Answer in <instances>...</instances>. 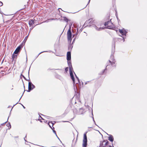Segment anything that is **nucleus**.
Wrapping results in <instances>:
<instances>
[{"mask_svg":"<svg viewBox=\"0 0 147 147\" xmlns=\"http://www.w3.org/2000/svg\"><path fill=\"white\" fill-rule=\"evenodd\" d=\"M76 142L74 141V140H73V142L71 145L72 147H74Z\"/></svg>","mask_w":147,"mask_h":147,"instance_id":"nucleus-18","label":"nucleus"},{"mask_svg":"<svg viewBox=\"0 0 147 147\" xmlns=\"http://www.w3.org/2000/svg\"><path fill=\"white\" fill-rule=\"evenodd\" d=\"M122 39H123V42H124L125 41L124 38V37H122Z\"/></svg>","mask_w":147,"mask_h":147,"instance_id":"nucleus-36","label":"nucleus"},{"mask_svg":"<svg viewBox=\"0 0 147 147\" xmlns=\"http://www.w3.org/2000/svg\"><path fill=\"white\" fill-rule=\"evenodd\" d=\"M8 119H9V118H8V119H7V120H8Z\"/></svg>","mask_w":147,"mask_h":147,"instance_id":"nucleus-56","label":"nucleus"},{"mask_svg":"<svg viewBox=\"0 0 147 147\" xmlns=\"http://www.w3.org/2000/svg\"><path fill=\"white\" fill-rule=\"evenodd\" d=\"M92 116H93V114L92 112Z\"/></svg>","mask_w":147,"mask_h":147,"instance_id":"nucleus-52","label":"nucleus"},{"mask_svg":"<svg viewBox=\"0 0 147 147\" xmlns=\"http://www.w3.org/2000/svg\"><path fill=\"white\" fill-rule=\"evenodd\" d=\"M8 119H9V118H8V119H7V120H8Z\"/></svg>","mask_w":147,"mask_h":147,"instance_id":"nucleus-58","label":"nucleus"},{"mask_svg":"<svg viewBox=\"0 0 147 147\" xmlns=\"http://www.w3.org/2000/svg\"><path fill=\"white\" fill-rule=\"evenodd\" d=\"M35 88L34 85L31 82H29L28 83V90H26L28 92H30L33 88Z\"/></svg>","mask_w":147,"mask_h":147,"instance_id":"nucleus-4","label":"nucleus"},{"mask_svg":"<svg viewBox=\"0 0 147 147\" xmlns=\"http://www.w3.org/2000/svg\"><path fill=\"white\" fill-rule=\"evenodd\" d=\"M27 57H26V61H27Z\"/></svg>","mask_w":147,"mask_h":147,"instance_id":"nucleus-53","label":"nucleus"},{"mask_svg":"<svg viewBox=\"0 0 147 147\" xmlns=\"http://www.w3.org/2000/svg\"><path fill=\"white\" fill-rule=\"evenodd\" d=\"M23 85H24V92L23 93L22 95L23 94H24V92L25 91V86H24V83H23Z\"/></svg>","mask_w":147,"mask_h":147,"instance_id":"nucleus-38","label":"nucleus"},{"mask_svg":"<svg viewBox=\"0 0 147 147\" xmlns=\"http://www.w3.org/2000/svg\"><path fill=\"white\" fill-rule=\"evenodd\" d=\"M67 35L68 40L69 41L71 42L72 40V34L71 30H70V28H69L68 30Z\"/></svg>","mask_w":147,"mask_h":147,"instance_id":"nucleus-5","label":"nucleus"},{"mask_svg":"<svg viewBox=\"0 0 147 147\" xmlns=\"http://www.w3.org/2000/svg\"><path fill=\"white\" fill-rule=\"evenodd\" d=\"M78 28L77 29V32L75 34L73 35V37H74L75 36H77L78 34Z\"/></svg>","mask_w":147,"mask_h":147,"instance_id":"nucleus-25","label":"nucleus"},{"mask_svg":"<svg viewBox=\"0 0 147 147\" xmlns=\"http://www.w3.org/2000/svg\"><path fill=\"white\" fill-rule=\"evenodd\" d=\"M109 136L108 137L109 138L108 140L111 142H113L114 140V138H113V136L111 135H109L107 134Z\"/></svg>","mask_w":147,"mask_h":147,"instance_id":"nucleus-10","label":"nucleus"},{"mask_svg":"<svg viewBox=\"0 0 147 147\" xmlns=\"http://www.w3.org/2000/svg\"><path fill=\"white\" fill-rule=\"evenodd\" d=\"M80 32H81L82 31V30H80Z\"/></svg>","mask_w":147,"mask_h":147,"instance_id":"nucleus-50","label":"nucleus"},{"mask_svg":"<svg viewBox=\"0 0 147 147\" xmlns=\"http://www.w3.org/2000/svg\"><path fill=\"white\" fill-rule=\"evenodd\" d=\"M93 26L94 28L97 31H100L101 30L103 29V28L102 27L98 28L95 25H94Z\"/></svg>","mask_w":147,"mask_h":147,"instance_id":"nucleus-14","label":"nucleus"},{"mask_svg":"<svg viewBox=\"0 0 147 147\" xmlns=\"http://www.w3.org/2000/svg\"><path fill=\"white\" fill-rule=\"evenodd\" d=\"M65 71L66 72H67L68 71V68L67 67L65 68Z\"/></svg>","mask_w":147,"mask_h":147,"instance_id":"nucleus-30","label":"nucleus"},{"mask_svg":"<svg viewBox=\"0 0 147 147\" xmlns=\"http://www.w3.org/2000/svg\"><path fill=\"white\" fill-rule=\"evenodd\" d=\"M112 145H113V144H112ZM112 146L113 147H114V146H113V145H112Z\"/></svg>","mask_w":147,"mask_h":147,"instance_id":"nucleus-54","label":"nucleus"},{"mask_svg":"<svg viewBox=\"0 0 147 147\" xmlns=\"http://www.w3.org/2000/svg\"><path fill=\"white\" fill-rule=\"evenodd\" d=\"M69 71L70 72V73L71 72H73L74 71H73V68L72 67V66L69 67Z\"/></svg>","mask_w":147,"mask_h":147,"instance_id":"nucleus-17","label":"nucleus"},{"mask_svg":"<svg viewBox=\"0 0 147 147\" xmlns=\"http://www.w3.org/2000/svg\"><path fill=\"white\" fill-rule=\"evenodd\" d=\"M105 140L106 142L105 143V145L106 146L109 144V142L107 140Z\"/></svg>","mask_w":147,"mask_h":147,"instance_id":"nucleus-27","label":"nucleus"},{"mask_svg":"<svg viewBox=\"0 0 147 147\" xmlns=\"http://www.w3.org/2000/svg\"><path fill=\"white\" fill-rule=\"evenodd\" d=\"M26 136H27V135H26V136H25V137L24 138V140L25 141V142L26 141V139H25V138L26 137Z\"/></svg>","mask_w":147,"mask_h":147,"instance_id":"nucleus-39","label":"nucleus"},{"mask_svg":"<svg viewBox=\"0 0 147 147\" xmlns=\"http://www.w3.org/2000/svg\"><path fill=\"white\" fill-rule=\"evenodd\" d=\"M64 19L63 20L65 21L67 23V24H66V26L68 24V21H70V20H68L66 17H63Z\"/></svg>","mask_w":147,"mask_h":147,"instance_id":"nucleus-15","label":"nucleus"},{"mask_svg":"<svg viewBox=\"0 0 147 147\" xmlns=\"http://www.w3.org/2000/svg\"><path fill=\"white\" fill-rule=\"evenodd\" d=\"M92 119H93V121H94V123L96 125H97L96 124L95 122V121H94V118L93 117H92Z\"/></svg>","mask_w":147,"mask_h":147,"instance_id":"nucleus-32","label":"nucleus"},{"mask_svg":"<svg viewBox=\"0 0 147 147\" xmlns=\"http://www.w3.org/2000/svg\"><path fill=\"white\" fill-rule=\"evenodd\" d=\"M8 119H9V118H8V119H7V120H8Z\"/></svg>","mask_w":147,"mask_h":147,"instance_id":"nucleus-57","label":"nucleus"},{"mask_svg":"<svg viewBox=\"0 0 147 147\" xmlns=\"http://www.w3.org/2000/svg\"><path fill=\"white\" fill-rule=\"evenodd\" d=\"M50 123H51L52 124V126L53 127V126L54 125V123H53L52 121H51V122H50Z\"/></svg>","mask_w":147,"mask_h":147,"instance_id":"nucleus-34","label":"nucleus"},{"mask_svg":"<svg viewBox=\"0 0 147 147\" xmlns=\"http://www.w3.org/2000/svg\"><path fill=\"white\" fill-rule=\"evenodd\" d=\"M34 27H32V28H30L29 33L30 32H31V30L33 29V28H34Z\"/></svg>","mask_w":147,"mask_h":147,"instance_id":"nucleus-33","label":"nucleus"},{"mask_svg":"<svg viewBox=\"0 0 147 147\" xmlns=\"http://www.w3.org/2000/svg\"><path fill=\"white\" fill-rule=\"evenodd\" d=\"M38 120L39 121H40V122H42V121H41V119H38Z\"/></svg>","mask_w":147,"mask_h":147,"instance_id":"nucleus-42","label":"nucleus"},{"mask_svg":"<svg viewBox=\"0 0 147 147\" xmlns=\"http://www.w3.org/2000/svg\"><path fill=\"white\" fill-rule=\"evenodd\" d=\"M87 139L86 136V132L84 134L83 140L82 147H87Z\"/></svg>","mask_w":147,"mask_h":147,"instance_id":"nucleus-2","label":"nucleus"},{"mask_svg":"<svg viewBox=\"0 0 147 147\" xmlns=\"http://www.w3.org/2000/svg\"><path fill=\"white\" fill-rule=\"evenodd\" d=\"M22 48V46L20 45L16 49L14 52V54H17L20 52L21 49Z\"/></svg>","mask_w":147,"mask_h":147,"instance_id":"nucleus-7","label":"nucleus"},{"mask_svg":"<svg viewBox=\"0 0 147 147\" xmlns=\"http://www.w3.org/2000/svg\"><path fill=\"white\" fill-rule=\"evenodd\" d=\"M111 24H112V23H111V20H110V21L105 22L104 25L105 26H107V28L112 29L114 27L113 26L110 25Z\"/></svg>","mask_w":147,"mask_h":147,"instance_id":"nucleus-3","label":"nucleus"},{"mask_svg":"<svg viewBox=\"0 0 147 147\" xmlns=\"http://www.w3.org/2000/svg\"><path fill=\"white\" fill-rule=\"evenodd\" d=\"M91 20H92L91 19H90L86 21V22L87 23H90L91 22Z\"/></svg>","mask_w":147,"mask_h":147,"instance_id":"nucleus-28","label":"nucleus"},{"mask_svg":"<svg viewBox=\"0 0 147 147\" xmlns=\"http://www.w3.org/2000/svg\"><path fill=\"white\" fill-rule=\"evenodd\" d=\"M75 76H76V78H77V80H78V82H79V79L78 78V77L77 76H76V74H75Z\"/></svg>","mask_w":147,"mask_h":147,"instance_id":"nucleus-31","label":"nucleus"},{"mask_svg":"<svg viewBox=\"0 0 147 147\" xmlns=\"http://www.w3.org/2000/svg\"><path fill=\"white\" fill-rule=\"evenodd\" d=\"M75 38H74V40H73V42H74V40H75Z\"/></svg>","mask_w":147,"mask_h":147,"instance_id":"nucleus-48","label":"nucleus"},{"mask_svg":"<svg viewBox=\"0 0 147 147\" xmlns=\"http://www.w3.org/2000/svg\"><path fill=\"white\" fill-rule=\"evenodd\" d=\"M16 137V138H18V136H17Z\"/></svg>","mask_w":147,"mask_h":147,"instance_id":"nucleus-47","label":"nucleus"},{"mask_svg":"<svg viewBox=\"0 0 147 147\" xmlns=\"http://www.w3.org/2000/svg\"><path fill=\"white\" fill-rule=\"evenodd\" d=\"M50 122H49V123H48V125L49 126V127L51 129H52V130H53V129H54V127H53V126L52 127H51V125H50L49 124V123H50Z\"/></svg>","mask_w":147,"mask_h":147,"instance_id":"nucleus-23","label":"nucleus"},{"mask_svg":"<svg viewBox=\"0 0 147 147\" xmlns=\"http://www.w3.org/2000/svg\"><path fill=\"white\" fill-rule=\"evenodd\" d=\"M53 131L54 132V133L55 134V135H56V136L57 137V138H58V139L59 140V138L58 137V136H57V135L56 132V131L54 130V129H53Z\"/></svg>","mask_w":147,"mask_h":147,"instance_id":"nucleus-24","label":"nucleus"},{"mask_svg":"<svg viewBox=\"0 0 147 147\" xmlns=\"http://www.w3.org/2000/svg\"><path fill=\"white\" fill-rule=\"evenodd\" d=\"M21 76H22L23 77V78L26 80H27V81H29L30 80V78H29V71H28V77H29V79L28 80H27L26 78L24 76H23V75H22V74H21Z\"/></svg>","mask_w":147,"mask_h":147,"instance_id":"nucleus-16","label":"nucleus"},{"mask_svg":"<svg viewBox=\"0 0 147 147\" xmlns=\"http://www.w3.org/2000/svg\"><path fill=\"white\" fill-rule=\"evenodd\" d=\"M13 107L12 108V109H11V110H12V109H13Z\"/></svg>","mask_w":147,"mask_h":147,"instance_id":"nucleus-55","label":"nucleus"},{"mask_svg":"<svg viewBox=\"0 0 147 147\" xmlns=\"http://www.w3.org/2000/svg\"><path fill=\"white\" fill-rule=\"evenodd\" d=\"M49 69V70H51V69Z\"/></svg>","mask_w":147,"mask_h":147,"instance_id":"nucleus-59","label":"nucleus"},{"mask_svg":"<svg viewBox=\"0 0 147 147\" xmlns=\"http://www.w3.org/2000/svg\"><path fill=\"white\" fill-rule=\"evenodd\" d=\"M70 75L71 76V79H72V80H73V83L74 84L75 83V79L74 77L73 74V72H71L70 73Z\"/></svg>","mask_w":147,"mask_h":147,"instance_id":"nucleus-11","label":"nucleus"},{"mask_svg":"<svg viewBox=\"0 0 147 147\" xmlns=\"http://www.w3.org/2000/svg\"><path fill=\"white\" fill-rule=\"evenodd\" d=\"M106 142L105 140H103L102 142L100 141L99 147H105L106 146L105 145V144L104 143Z\"/></svg>","mask_w":147,"mask_h":147,"instance_id":"nucleus-9","label":"nucleus"},{"mask_svg":"<svg viewBox=\"0 0 147 147\" xmlns=\"http://www.w3.org/2000/svg\"><path fill=\"white\" fill-rule=\"evenodd\" d=\"M90 0H89V1H88V4L87 5H86V7H85H85H86V6L88 5V4L89 3H90Z\"/></svg>","mask_w":147,"mask_h":147,"instance_id":"nucleus-41","label":"nucleus"},{"mask_svg":"<svg viewBox=\"0 0 147 147\" xmlns=\"http://www.w3.org/2000/svg\"><path fill=\"white\" fill-rule=\"evenodd\" d=\"M115 43L114 42L112 44V53L110 57L111 60H109V62L108 63V65L106 66V68L102 72L101 74H102L104 73V71L107 70V67L110 65V63L112 65H113V64L115 63V59L114 58V57L113 56V54L115 51Z\"/></svg>","mask_w":147,"mask_h":147,"instance_id":"nucleus-1","label":"nucleus"},{"mask_svg":"<svg viewBox=\"0 0 147 147\" xmlns=\"http://www.w3.org/2000/svg\"><path fill=\"white\" fill-rule=\"evenodd\" d=\"M6 122H7V121H6L4 123H3L1 124V125H4L5 123Z\"/></svg>","mask_w":147,"mask_h":147,"instance_id":"nucleus-40","label":"nucleus"},{"mask_svg":"<svg viewBox=\"0 0 147 147\" xmlns=\"http://www.w3.org/2000/svg\"><path fill=\"white\" fill-rule=\"evenodd\" d=\"M72 47H73L71 45H69L68 47L69 50L71 51V50Z\"/></svg>","mask_w":147,"mask_h":147,"instance_id":"nucleus-20","label":"nucleus"},{"mask_svg":"<svg viewBox=\"0 0 147 147\" xmlns=\"http://www.w3.org/2000/svg\"><path fill=\"white\" fill-rule=\"evenodd\" d=\"M3 4V3L1 2L0 1V6H2Z\"/></svg>","mask_w":147,"mask_h":147,"instance_id":"nucleus-35","label":"nucleus"},{"mask_svg":"<svg viewBox=\"0 0 147 147\" xmlns=\"http://www.w3.org/2000/svg\"><path fill=\"white\" fill-rule=\"evenodd\" d=\"M7 126L8 127H9V129H10L11 127V125L10 123H8L7 124Z\"/></svg>","mask_w":147,"mask_h":147,"instance_id":"nucleus-21","label":"nucleus"},{"mask_svg":"<svg viewBox=\"0 0 147 147\" xmlns=\"http://www.w3.org/2000/svg\"><path fill=\"white\" fill-rule=\"evenodd\" d=\"M38 114H39V118H41V119L42 120H44V119H43L40 115V114H41V115H43L41 114H40V113H38Z\"/></svg>","mask_w":147,"mask_h":147,"instance_id":"nucleus-26","label":"nucleus"},{"mask_svg":"<svg viewBox=\"0 0 147 147\" xmlns=\"http://www.w3.org/2000/svg\"><path fill=\"white\" fill-rule=\"evenodd\" d=\"M119 32L122 35H124L125 36L127 33V32L126 30L124 29L121 30L119 29Z\"/></svg>","mask_w":147,"mask_h":147,"instance_id":"nucleus-6","label":"nucleus"},{"mask_svg":"<svg viewBox=\"0 0 147 147\" xmlns=\"http://www.w3.org/2000/svg\"><path fill=\"white\" fill-rule=\"evenodd\" d=\"M22 96H21V97H20V99L21 98V97H22Z\"/></svg>","mask_w":147,"mask_h":147,"instance_id":"nucleus-51","label":"nucleus"},{"mask_svg":"<svg viewBox=\"0 0 147 147\" xmlns=\"http://www.w3.org/2000/svg\"><path fill=\"white\" fill-rule=\"evenodd\" d=\"M67 59L68 61L71 60V53L70 51H68L67 53Z\"/></svg>","mask_w":147,"mask_h":147,"instance_id":"nucleus-8","label":"nucleus"},{"mask_svg":"<svg viewBox=\"0 0 147 147\" xmlns=\"http://www.w3.org/2000/svg\"><path fill=\"white\" fill-rule=\"evenodd\" d=\"M109 147H113L112 146L109 145Z\"/></svg>","mask_w":147,"mask_h":147,"instance_id":"nucleus-44","label":"nucleus"},{"mask_svg":"<svg viewBox=\"0 0 147 147\" xmlns=\"http://www.w3.org/2000/svg\"><path fill=\"white\" fill-rule=\"evenodd\" d=\"M23 107L24 108V109H25V107H24L23 105H22Z\"/></svg>","mask_w":147,"mask_h":147,"instance_id":"nucleus-45","label":"nucleus"},{"mask_svg":"<svg viewBox=\"0 0 147 147\" xmlns=\"http://www.w3.org/2000/svg\"><path fill=\"white\" fill-rule=\"evenodd\" d=\"M67 63L68 64V65L69 67L71 66H72L71 62V60L70 61H67Z\"/></svg>","mask_w":147,"mask_h":147,"instance_id":"nucleus-19","label":"nucleus"},{"mask_svg":"<svg viewBox=\"0 0 147 147\" xmlns=\"http://www.w3.org/2000/svg\"><path fill=\"white\" fill-rule=\"evenodd\" d=\"M18 103V102H17V103H16V104H15V105H13V106H14L15 105H16V104H17Z\"/></svg>","mask_w":147,"mask_h":147,"instance_id":"nucleus-46","label":"nucleus"},{"mask_svg":"<svg viewBox=\"0 0 147 147\" xmlns=\"http://www.w3.org/2000/svg\"><path fill=\"white\" fill-rule=\"evenodd\" d=\"M48 52V51H42V52H40V53L38 54V55H37V57H36V58H37V57H38V56L40 54H41V53H43V52Z\"/></svg>","mask_w":147,"mask_h":147,"instance_id":"nucleus-29","label":"nucleus"},{"mask_svg":"<svg viewBox=\"0 0 147 147\" xmlns=\"http://www.w3.org/2000/svg\"><path fill=\"white\" fill-rule=\"evenodd\" d=\"M73 22H71L69 24V28L71 30V27L72 24H73Z\"/></svg>","mask_w":147,"mask_h":147,"instance_id":"nucleus-22","label":"nucleus"},{"mask_svg":"<svg viewBox=\"0 0 147 147\" xmlns=\"http://www.w3.org/2000/svg\"><path fill=\"white\" fill-rule=\"evenodd\" d=\"M54 19H51V20H54Z\"/></svg>","mask_w":147,"mask_h":147,"instance_id":"nucleus-49","label":"nucleus"},{"mask_svg":"<svg viewBox=\"0 0 147 147\" xmlns=\"http://www.w3.org/2000/svg\"><path fill=\"white\" fill-rule=\"evenodd\" d=\"M15 54H14V53L12 54V60L13 61H14L15 59L16 60L17 57V55H14Z\"/></svg>","mask_w":147,"mask_h":147,"instance_id":"nucleus-13","label":"nucleus"},{"mask_svg":"<svg viewBox=\"0 0 147 147\" xmlns=\"http://www.w3.org/2000/svg\"><path fill=\"white\" fill-rule=\"evenodd\" d=\"M34 23V20H33L30 19L29 22V24L30 27L33 25Z\"/></svg>","mask_w":147,"mask_h":147,"instance_id":"nucleus-12","label":"nucleus"},{"mask_svg":"<svg viewBox=\"0 0 147 147\" xmlns=\"http://www.w3.org/2000/svg\"><path fill=\"white\" fill-rule=\"evenodd\" d=\"M116 16L117 18H117V12H116Z\"/></svg>","mask_w":147,"mask_h":147,"instance_id":"nucleus-43","label":"nucleus"},{"mask_svg":"<svg viewBox=\"0 0 147 147\" xmlns=\"http://www.w3.org/2000/svg\"><path fill=\"white\" fill-rule=\"evenodd\" d=\"M28 38V36H26L24 40H27V38Z\"/></svg>","mask_w":147,"mask_h":147,"instance_id":"nucleus-37","label":"nucleus"}]
</instances>
